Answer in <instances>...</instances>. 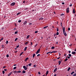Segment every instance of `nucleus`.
Listing matches in <instances>:
<instances>
[{
	"mask_svg": "<svg viewBox=\"0 0 76 76\" xmlns=\"http://www.w3.org/2000/svg\"><path fill=\"white\" fill-rule=\"evenodd\" d=\"M61 16H64V14H62L61 15Z\"/></svg>",
	"mask_w": 76,
	"mask_h": 76,
	"instance_id": "nucleus-45",
	"label": "nucleus"
},
{
	"mask_svg": "<svg viewBox=\"0 0 76 76\" xmlns=\"http://www.w3.org/2000/svg\"><path fill=\"white\" fill-rule=\"evenodd\" d=\"M18 39L17 38H15V41H16V40Z\"/></svg>",
	"mask_w": 76,
	"mask_h": 76,
	"instance_id": "nucleus-29",
	"label": "nucleus"
},
{
	"mask_svg": "<svg viewBox=\"0 0 76 76\" xmlns=\"http://www.w3.org/2000/svg\"><path fill=\"white\" fill-rule=\"evenodd\" d=\"M61 63V61H58V63H59V65H60V64Z\"/></svg>",
	"mask_w": 76,
	"mask_h": 76,
	"instance_id": "nucleus-10",
	"label": "nucleus"
},
{
	"mask_svg": "<svg viewBox=\"0 0 76 76\" xmlns=\"http://www.w3.org/2000/svg\"><path fill=\"white\" fill-rule=\"evenodd\" d=\"M37 45H38V44H37L36 45H35V46H34V47H37Z\"/></svg>",
	"mask_w": 76,
	"mask_h": 76,
	"instance_id": "nucleus-41",
	"label": "nucleus"
},
{
	"mask_svg": "<svg viewBox=\"0 0 76 76\" xmlns=\"http://www.w3.org/2000/svg\"><path fill=\"white\" fill-rule=\"evenodd\" d=\"M19 47V45H18V46H16V48H18V47Z\"/></svg>",
	"mask_w": 76,
	"mask_h": 76,
	"instance_id": "nucleus-49",
	"label": "nucleus"
},
{
	"mask_svg": "<svg viewBox=\"0 0 76 76\" xmlns=\"http://www.w3.org/2000/svg\"><path fill=\"white\" fill-rule=\"evenodd\" d=\"M40 56V55L39 54H38L37 55V57H39Z\"/></svg>",
	"mask_w": 76,
	"mask_h": 76,
	"instance_id": "nucleus-43",
	"label": "nucleus"
},
{
	"mask_svg": "<svg viewBox=\"0 0 76 76\" xmlns=\"http://www.w3.org/2000/svg\"><path fill=\"white\" fill-rule=\"evenodd\" d=\"M39 51H40V48L37 51V52L36 53V54H38V53H39Z\"/></svg>",
	"mask_w": 76,
	"mask_h": 76,
	"instance_id": "nucleus-2",
	"label": "nucleus"
},
{
	"mask_svg": "<svg viewBox=\"0 0 76 76\" xmlns=\"http://www.w3.org/2000/svg\"><path fill=\"white\" fill-rule=\"evenodd\" d=\"M69 57H71V56H72V55H71V54H69Z\"/></svg>",
	"mask_w": 76,
	"mask_h": 76,
	"instance_id": "nucleus-31",
	"label": "nucleus"
},
{
	"mask_svg": "<svg viewBox=\"0 0 76 76\" xmlns=\"http://www.w3.org/2000/svg\"><path fill=\"white\" fill-rule=\"evenodd\" d=\"M38 33V31H35V33Z\"/></svg>",
	"mask_w": 76,
	"mask_h": 76,
	"instance_id": "nucleus-56",
	"label": "nucleus"
},
{
	"mask_svg": "<svg viewBox=\"0 0 76 76\" xmlns=\"http://www.w3.org/2000/svg\"><path fill=\"white\" fill-rule=\"evenodd\" d=\"M70 70V68L69 67L68 68V71H69V70Z\"/></svg>",
	"mask_w": 76,
	"mask_h": 76,
	"instance_id": "nucleus-30",
	"label": "nucleus"
},
{
	"mask_svg": "<svg viewBox=\"0 0 76 76\" xmlns=\"http://www.w3.org/2000/svg\"><path fill=\"white\" fill-rule=\"evenodd\" d=\"M73 73H75V72L73 71L71 73V75H73Z\"/></svg>",
	"mask_w": 76,
	"mask_h": 76,
	"instance_id": "nucleus-19",
	"label": "nucleus"
},
{
	"mask_svg": "<svg viewBox=\"0 0 76 76\" xmlns=\"http://www.w3.org/2000/svg\"><path fill=\"white\" fill-rule=\"evenodd\" d=\"M32 65V64L30 63L28 64V66H31Z\"/></svg>",
	"mask_w": 76,
	"mask_h": 76,
	"instance_id": "nucleus-24",
	"label": "nucleus"
},
{
	"mask_svg": "<svg viewBox=\"0 0 76 76\" xmlns=\"http://www.w3.org/2000/svg\"><path fill=\"white\" fill-rule=\"evenodd\" d=\"M4 71H7V69H4Z\"/></svg>",
	"mask_w": 76,
	"mask_h": 76,
	"instance_id": "nucleus-52",
	"label": "nucleus"
},
{
	"mask_svg": "<svg viewBox=\"0 0 76 76\" xmlns=\"http://www.w3.org/2000/svg\"><path fill=\"white\" fill-rule=\"evenodd\" d=\"M68 53H71V52L70 51H68Z\"/></svg>",
	"mask_w": 76,
	"mask_h": 76,
	"instance_id": "nucleus-53",
	"label": "nucleus"
},
{
	"mask_svg": "<svg viewBox=\"0 0 76 76\" xmlns=\"http://www.w3.org/2000/svg\"><path fill=\"white\" fill-rule=\"evenodd\" d=\"M57 71V68H55L53 71L54 73H55L56 71Z\"/></svg>",
	"mask_w": 76,
	"mask_h": 76,
	"instance_id": "nucleus-6",
	"label": "nucleus"
},
{
	"mask_svg": "<svg viewBox=\"0 0 76 76\" xmlns=\"http://www.w3.org/2000/svg\"><path fill=\"white\" fill-rule=\"evenodd\" d=\"M20 12L18 13L17 14V15H19L20 14Z\"/></svg>",
	"mask_w": 76,
	"mask_h": 76,
	"instance_id": "nucleus-40",
	"label": "nucleus"
},
{
	"mask_svg": "<svg viewBox=\"0 0 76 76\" xmlns=\"http://www.w3.org/2000/svg\"><path fill=\"white\" fill-rule=\"evenodd\" d=\"M17 67H15L13 68V69L14 70H15V69H16Z\"/></svg>",
	"mask_w": 76,
	"mask_h": 76,
	"instance_id": "nucleus-28",
	"label": "nucleus"
},
{
	"mask_svg": "<svg viewBox=\"0 0 76 76\" xmlns=\"http://www.w3.org/2000/svg\"><path fill=\"white\" fill-rule=\"evenodd\" d=\"M23 3H25V1H24L23 2Z\"/></svg>",
	"mask_w": 76,
	"mask_h": 76,
	"instance_id": "nucleus-50",
	"label": "nucleus"
},
{
	"mask_svg": "<svg viewBox=\"0 0 76 76\" xmlns=\"http://www.w3.org/2000/svg\"><path fill=\"white\" fill-rule=\"evenodd\" d=\"M72 54H76V52L72 51Z\"/></svg>",
	"mask_w": 76,
	"mask_h": 76,
	"instance_id": "nucleus-7",
	"label": "nucleus"
},
{
	"mask_svg": "<svg viewBox=\"0 0 76 76\" xmlns=\"http://www.w3.org/2000/svg\"><path fill=\"white\" fill-rule=\"evenodd\" d=\"M18 52V51H15V53H17Z\"/></svg>",
	"mask_w": 76,
	"mask_h": 76,
	"instance_id": "nucleus-59",
	"label": "nucleus"
},
{
	"mask_svg": "<svg viewBox=\"0 0 76 76\" xmlns=\"http://www.w3.org/2000/svg\"><path fill=\"white\" fill-rule=\"evenodd\" d=\"M76 76V73H75L73 75V76Z\"/></svg>",
	"mask_w": 76,
	"mask_h": 76,
	"instance_id": "nucleus-36",
	"label": "nucleus"
},
{
	"mask_svg": "<svg viewBox=\"0 0 76 76\" xmlns=\"http://www.w3.org/2000/svg\"><path fill=\"white\" fill-rule=\"evenodd\" d=\"M39 20H43V18H41L39 19Z\"/></svg>",
	"mask_w": 76,
	"mask_h": 76,
	"instance_id": "nucleus-21",
	"label": "nucleus"
},
{
	"mask_svg": "<svg viewBox=\"0 0 76 76\" xmlns=\"http://www.w3.org/2000/svg\"><path fill=\"white\" fill-rule=\"evenodd\" d=\"M66 12L67 13H69V8H68L66 9Z\"/></svg>",
	"mask_w": 76,
	"mask_h": 76,
	"instance_id": "nucleus-4",
	"label": "nucleus"
},
{
	"mask_svg": "<svg viewBox=\"0 0 76 76\" xmlns=\"http://www.w3.org/2000/svg\"><path fill=\"white\" fill-rule=\"evenodd\" d=\"M59 34V33H58V32H57L56 33V34L57 35H58V34Z\"/></svg>",
	"mask_w": 76,
	"mask_h": 76,
	"instance_id": "nucleus-25",
	"label": "nucleus"
},
{
	"mask_svg": "<svg viewBox=\"0 0 76 76\" xmlns=\"http://www.w3.org/2000/svg\"><path fill=\"white\" fill-rule=\"evenodd\" d=\"M23 52H22L20 54V56H21L22 55V54H23Z\"/></svg>",
	"mask_w": 76,
	"mask_h": 76,
	"instance_id": "nucleus-22",
	"label": "nucleus"
},
{
	"mask_svg": "<svg viewBox=\"0 0 76 76\" xmlns=\"http://www.w3.org/2000/svg\"><path fill=\"white\" fill-rule=\"evenodd\" d=\"M38 73L39 75H40L41 74V73L39 72H38Z\"/></svg>",
	"mask_w": 76,
	"mask_h": 76,
	"instance_id": "nucleus-51",
	"label": "nucleus"
},
{
	"mask_svg": "<svg viewBox=\"0 0 76 76\" xmlns=\"http://www.w3.org/2000/svg\"><path fill=\"white\" fill-rule=\"evenodd\" d=\"M22 72H23V73H25L26 72L25 71L23 70V71Z\"/></svg>",
	"mask_w": 76,
	"mask_h": 76,
	"instance_id": "nucleus-18",
	"label": "nucleus"
},
{
	"mask_svg": "<svg viewBox=\"0 0 76 76\" xmlns=\"http://www.w3.org/2000/svg\"><path fill=\"white\" fill-rule=\"evenodd\" d=\"M29 24V25H32V24H31V23H29L28 24Z\"/></svg>",
	"mask_w": 76,
	"mask_h": 76,
	"instance_id": "nucleus-62",
	"label": "nucleus"
},
{
	"mask_svg": "<svg viewBox=\"0 0 76 76\" xmlns=\"http://www.w3.org/2000/svg\"><path fill=\"white\" fill-rule=\"evenodd\" d=\"M68 29L69 31H70V28H69Z\"/></svg>",
	"mask_w": 76,
	"mask_h": 76,
	"instance_id": "nucleus-55",
	"label": "nucleus"
},
{
	"mask_svg": "<svg viewBox=\"0 0 76 76\" xmlns=\"http://www.w3.org/2000/svg\"><path fill=\"white\" fill-rule=\"evenodd\" d=\"M23 67L25 70H26L27 69V67H26V66H23Z\"/></svg>",
	"mask_w": 76,
	"mask_h": 76,
	"instance_id": "nucleus-3",
	"label": "nucleus"
},
{
	"mask_svg": "<svg viewBox=\"0 0 76 76\" xmlns=\"http://www.w3.org/2000/svg\"><path fill=\"white\" fill-rule=\"evenodd\" d=\"M15 4V2H13L11 4V6H14Z\"/></svg>",
	"mask_w": 76,
	"mask_h": 76,
	"instance_id": "nucleus-5",
	"label": "nucleus"
},
{
	"mask_svg": "<svg viewBox=\"0 0 76 76\" xmlns=\"http://www.w3.org/2000/svg\"><path fill=\"white\" fill-rule=\"evenodd\" d=\"M51 53V52H48L47 53V54H49V53Z\"/></svg>",
	"mask_w": 76,
	"mask_h": 76,
	"instance_id": "nucleus-42",
	"label": "nucleus"
},
{
	"mask_svg": "<svg viewBox=\"0 0 76 76\" xmlns=\"http://www.w3.org/2000/svg\"><path fill=\"white\" fill-rule=\"evenodd\" d=\"M48 71H46V75H48Z\"/></svg>",
	"mask_w": 76,
	"mask_h": 76,
	"instance_id": "nucleus-33",
	"label": "nucleus"
},
{
	"mask_svg": "<svg viewBox=\"0 0 76 76\" xmlns=\"http://www.w3.org/2000/svg\"><path fill=\"white\" fill-rule=\"evenodd\" d=\"M3 38H1V40H3Z\"/></svg>",
	"mask_w": 76,
	"mask_h": 76,
	"instance_id": "nucleus-60",
	"label": "nucleus"
},
{
	"mask_svg": "<svg viewBox=\"0 0 76 76\" xmlns=\"http://www.w3.org/2000/svg\"><path fill=\"white\" fill-rule=\"evenodd\" d=\"M29 59V58H26V59L25 60V61H26L27 60H28Z\"/></svg>",
	"mask_w": 76,
	"mask_h": 76,
	"instance_id": "nucleus-12",
	"label": "nucleus"
},
{
	"mask_svg": "<svg viewBox=\"0 0 76 76\" xmlns=\"http://www.w3.org/2000/svg\"><path fill=\"white\" fill-rule=\"evenodd\" d=\"M2 72L3 74H4V73H5V72H4V71H2Z\"/></svg>",
	"mask_w": 76,
	"mask_h": 76,
	"instance_id": "nucleus-32",
	"label": "nucleus"
},
{
	"mask_svg": "<svg viewBox=\"0 0 76 76\" xmlns=\"http://www.w3.org/2000/svg\"><path fill=\"white\" fill-rule=\"evenodd\" d=\"M63 32L65 36H67V34H66V31H65V28H64V27H63Z\"/></svg>",
	"mask_w": 76,
	"mask_h": 76,
	"instance_id": "nucleus-1",
	"label": "nucleus"
},
{
	"mask_svg": "<svg viewBox=\"0 0 76 76\" xmlns=\"http://www.w3.org/2000/svg\"><path fill=\"white\" fill-rule=\"evenodd\" d=\"M26 23H27V21H26L23 23V24L24 25H25V24H26Z\"/></svg>",
	"mask_w": 76,
	"mask_h": 76,
	"instance_id": "nucleus-15",
	"label": "nucleus"
},
{
	"mask_svg": "<svg viewBox=\"0 0 76 76\" xmlns=\"http://www.w3.org/2000/svg\"><path fill=\"white\" fill-rule=\"evenodd\" d=\"M73 13H75V9H73Z\"/></svg>",
	"mask_w": 76,
	"mask_h": 76,
	"instance_id": "nucleus-13",
	"label": "nucleus"
},
{
	"mask_svg": "<svg viewBox=\"0 0 76 76\" xmlns=\"http://www.w3.org/2000/svg\"><path fill=\"white\" fill-rule=\"evenodd\" d=\"M66 54H65L64 55V56H65L66 57Z\"/></svg>",
	"mask_w": 76,
	"mask_h": 76,
	"instance_id": "nucleus-58",
	"label": "nucleus"
},
{
	"mask_svg": "<svg viewBox=\"0 0 76 76\" xmlns=\"http://www.w3.org/2000/svg\"><path fill=\"white\" fill-rule=\"evenodd\" d=\"M6 66H4L3 67V69H4V68H6Z\"/></svg>",
	"mask_w": 76,
	"mask_h": 76,
	"instance_id": "nucleus-44",
	"label": "nucleus"
},
{
	"mask_svg": "<svg viewBox=\"0 0 76 76\" xmlns=\"http://www.w3.org/2000/svg\"><path fill=\"white\" fill-rule=\"evenodd\" d=\"M35 56V54H34L33 55V58H34V57Z\"/></svg>",
	"mask_w": 76,
	"mask_h": 76,
	"instance_id": "nucleus-14",
	"label": "nucleus"
},
{
	"mask_svg": "<svg viewBox=\"0 0 76 76\" xmlns=\"http://www.w3.org/2000/svg\"><path fill=\"white\" fill-rule=\"evenodd\" d=\"M15 34H18V31L15 32Z\"/></svg>",
	"mask_w": 76,
	"mask_h": 76,
	"instance_id": "nucleus-38",
	"label": "nucleus"
},
{
	"mask_svg": "<svg viewBox=\"0 0 76 76\" xmlns=\"http://www.w3.org/2000/svg\"><path fill=\"white\" fill-rule=\"evenodd\" d=\"M8 42H9L8 41V40H7V41H6V43L7 44H8Z\"/></svg>",
	"mask_w": 76,
	"mask_h": 76,
	"instance_id": "nucleus-34",
	"label": "nucleus"
},
{
	"mask_svg": "<svg viewBox=\"0 0 76 76\" xmlns=\"http://www.w3.org/2000/svg\"><path fill=\"white\" fill-rule=\"evenodd\" d=\"M33 45V44H32V42H31V45Z\"/></svg>",
	"mask_w": 76,
	"mask_h": 76,
	"instance_id": "nucleus-47",
	"label": "nucleus"
},
{
	"mask_svg": "<svg viewBox=\"0 0 76 76\" xmlns=\"http://www.w3.org/2000/svg\"><path fill=\"white\" fill-rule=\"evenodd\" d=\"M33 67H36V65H34L33 66Z\"/></svg>",
	"mask_w": 76,
	"mask_h": 76,
	"instance_id": "nucleus-48",
	"label": "nucleus"
},
{
	"mask_svg": "<svg viewBox=\"0 0 76 76\" xmlns=\"http://www.w3.org/2000/svg\"><path fill=\"white\" fill-rule=\"evenodd\" d=\"M12 72H11L10 73H9V74L8 75V76H10V75H12Z\"/></svg>",
	"mask_w": 76,
	"mask_h": 76,
	"instance_id": "nucleus-8",
	"label": "nucleus"
},
{
	"mask_svg": "<svg viewBox=\"0 0 76 76\" xmlns=\"http://www.w3.org/2000/svg\"><path fill=\"white\" fill-rule=\"evenodd\" d=\"M69 6L70 7H71V6H72V4H70L69 5Z\"/></svg>",
	"mask_w": 76,
	"mask_h": 76,
	"instance_id": "nucleus-37",
	"label": "nucleus"
},
{
	"mask_svg": "<svg viewBox=\"0 0 76 76\" xmlns=\"http://www.w3.org/2000/svg\"><path fill=\"white\" fill-rule=\"evenodd\" d=\"M48 27V26H46L44 27V29H45V28H47Z\"/></svg>",
	"mask_w": 76,
	"mask_h": 76,
	"instance_id": "nucleus-26",
	"label": "nucleus"
},
{
	"mask_svg": "<svg viewBox=\"0 0 76 76\" xmlns=\"http://www.w3.org/2000/svg\"><path fill=\"white\" fill-rule=\"evenodd\" d=\"M18 22H19V23H20V22H21V20H19L18 21Z\"/></svg>",
	"mask_w": 76,
	"mask_h": 76,
	"instance_id": "nucleus-46",
	"label": "nucleus"
},
{
	"mask_svg": "<svg viewBox=\"0 0 76 76\" xmlns=\"http://www.w3.org/2000/svg\"><path fill=\"white\" fill-rule=\"evenodd\" d=\"M57 53V51H53L51 53H51Z\"/></svg>",
	"mask_w": 76,
	"mask_h": 76,
	"instance_id": "nucleus-9",
	"label": "nucleus"
},
{
	"mask_svg": "<svg viewBox=\"0 0 76 76\" xmlns=\"http://www.w3.org/2000/svg\"><path fill=\"white\" fill-rule=\"evenodd\" d=\"M28 42H26L25 43V45H27V44H28Z\"/></svg>",
	"mask_w": 76,
	"mask_h": 76,
	"instance_id": "nucleus-20",
	"label": "nucleus"
},
{
	"mask_svg": "<svg viewBox=\"0 0 76 76\" xmlns=\"http://www.w3.org/2000/svg\"><path fill=\"white\" fill-rule=\"evenodd\" d=\"M57 31L58 32V29L57 28Z\"/></svg>",
	"mask_w": 76,
	"mask_h": 76,
	"instance_id": "nucleus-57",
	"label": "nucleus"
},
{
	"mask_svg": "<svg viewBox=\"0 0 76 76\" xmlns=\"http://www.w3.org/2000/svg\"><path fill=\"white\" fill-rule=\"evenodd\" d=\"M29 35L27 36L26 37L27 39H28L29 38Z\"/></svg>",
	"mask_w": 76,
	"mask_h": 76,
	"instance_id": "nucleus-17",
	"label": "nucleus"
},
{
	"mask_svg": "<svg viewBox=\"0 0 76 76\" xmlns=\"http://www.w3.org/2000/svg\"><path fill=\"white\" fill-rule=\"evenodd\" d=\"M13 72L14 73H18V71H14Z\"/></svg>",
	"mask_w": 76,
	"mask_h": 76,
	"instance_id": "nucleus-11",
	"label": "nucleus"
},
{
	"mask_svg": "<svg viewBox=\"0 0 76 76\" xmlns=\"http://www.w3.org/2000/svg\"><path fill=\"white\" fill-rule=\"evenodd\" d=\"M6 57H9V55H6Z\"/></svg>",
	"mask_w": 76,
	"mask_h": 76,
	"instance_id": "nucleus-39",
	"label": "nucleus"
},
{
	"mask_svg": "<svg viewBox=\"0 0 76 76\" xmlns=\"http://www.w3.org/2000/svg\"><path fill=\"white\" fill-rule=\"evenodd\" d=\"M62 4H64V2L62 3Z\"/></svg>",
	"mask_w": 76,
	"mask_h": 76,
	"instance_id": "nucleus-61",
	"label": "nucleus"
},
{
	"mask_svg": "<svg viewBox=\"0 0 76 76\" xmlns=\"http://www.w3.org/2000/svg\"><path fill=\"white\" fill-rule=\"evenodd\" d=\"M27 49V47H26L24 48V51H25Z\"/></svg>",
	"mask_w": 76,
	"mask_h": 76,
	"instance_id": "nucleus-16",
	"label": "nucleus"
},
{
	"mask_svg": "<svg viewBox=\"0 0 76 76\" xmlns=\"http://www.w3.org/2000/svg\"><path fill=\"white\" fill-rule=\"evenodd\" d=\"M54 48H55V47L54 46H53L51 47L52 49H54Z\"/></svg>",
	"mask_w": 76,
	"mask_h": 76,
	"instance_id": "nucleus-27",
	"label": "nucleus"
},
{
	"mask_svg": "<svg viewBox=\"0 0 76 76\" xmlns=\"http://www.w3.org/2000/svg\"><path fill=\"white\" fill-rule=\"evenodd\" d=\"M54 37H56V34H55L54 35Z\"/></svg>",
	"mask_w": 76,
	"mask_h": 76,
	"instance_id": "nucleus-54",
	"label": "nucleus"
},
{
	"mask_svg": "<svg viewBox=\"0 0 76 76\" xmlns=\"http://www.w3.org/2000/svg\"><path fill=\"white\" fill-rule=\"evenodd\" d=\"M17 73H21V71H17Z\"/></svg>",
	"mask_w": 76,
	"mask_h": 76,
	"instance_id": "nucleus-35",
	"label": "nucleus"
},
{
	"mask_svg": "<svg viewBox=\"0 0 76 76\" xmlns=\"http://www.w3.org/2000/svg\"><path fill=\"white\" fill-rule=\"evenodd\" d=\"M68 60V59L66 58L65 59V60L64 61H67Z\"/></svg>",
	"mask_w": 76,
	"mask_h": 76,
	"instance_id": "nucleus-23",
	"label": "nucleus"
},
{
	"mask_svg": "<svg viewBox=\"0 0 76 76\" xmlns=\"http://www.w3.org/2000/svg\"><path fill=\"white\" fill-rule=\"evenodd\" d=\"M70 57L69 56H68V58H70Z\"/></svg>",
	"mask_w": 76,
	"mask_h": 76,
	"instance_id": "nucleus-63",
	"label": "nucleus"
},
{
	"mask_svg": "<svg viewBox=\"0 0 76 76\" xmlns=\"http://www.w3.org/2000/svg\"><path fill=\"white\" fill-rule=\"evenodd\" d=\"M57 76V75L56 74H55L54 75V76Z\"/></svg>",
	"mask_w": 76,
	"mask_h": 76,
	"instance_id": "nucleus-64",
	"label": "nucleus"
}]
</instances>
